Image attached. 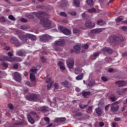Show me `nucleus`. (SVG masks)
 <instances>
[{
  "instance_id": "1",
  "label": "nucleus",
  "mask_w": 127,
  "mask_h": 127,
  "mask_svg": "<svg viewBox=\"0 0 127 127\" xmlns=\"http://www.w3.org/2000/svg\"><path fill=\"white\" fill-rule=\"evenodd\" d=\"M39 14L40 15V24L43 25L44 27H50L51 26V22L48 18V15L44 11L39 12Z\"/></svg>"
},
{
  "instance_id": "2",
  "label": "nucleus",
  "mask_w": 127,
  "mask_h": 127,
  "mask_svg": "<svg viewBox=\"0 0 127 127\" xmlns=\"http://www.w3.org/2000/svg\"><path fill=\"white\" fill-rule=\"evenodd\" d=\"M21 37L22 38L21 40H23V42H26L29 45H31V41H34L36 40V37L30 34H25L24 35L22 36Z\"/></svg>"
},
{
  "instance_id": "3",
  "label": "nucleus",
  "mask_w": 127,
  "mask_h": 127,
  "mask_svg": "<svg viewBox=\"0 0 127 127\" xmlns=\"http://www.w3.org/2000/svg\"><path fill=\"white\" fill-rule=\"evenodd\" d=\"M25 98L30 102H38L40 100V95L38 94L30 93L25 95Z\"/></svg>"
},
{
  "instance_id": "4",
  "label": "nucleus",
  "mask_w": 127,
  "mask_h": 127,
  "mask_svg": "<svg viewBox=\"0 0 127 127\" xmlns=\"http://www.w3.org/2000/svg\"><path fill=\"white\" fill-rule=\"evenodd\" d=\"M3 58L4 60H6V61H8L9 62H13L14 61L16 62H21L22 61V59L17 57L10 58L6 56H4Z\"/></svg>"
},
{
  "instance_id": "5",
  "label": "nucleus",
  "mask_w": 127,
  "mask_h": 127,
  "mask_svg": "<svg viewBox=\"0 0 127 127\" xmlns=\"http://www.w3.org/2000/svg\"><path fill=\"white\" fill-rule=\"evenodd\" d=\"M113 42H116V43H121L122 41L125 40V37L122 35H119V36H113L112 37Z\"/></svg>"
},
{
  "instance_id": "6",
  "label": "nucleus",
  "mask_w": 127,
  "mask_h": 127,
  "mask_svg": "<svg viewBox=\"0 0 127 127\" xmlns=\"http://www.w3.org/2000/svg\"><path fill=\"white\" fill-rule=\"evenodd\" d=\"M59 30L62 33L64 34L65 35H71V30L65 28L63 26H60L59 28Z\"/></svg>"
},
{
  "instance_id": "7",
  "label": "nucleus",
  "mask_w": 127,
  "mask_h": 127,
  "mask_svg": "<svg viewBox=\"0 0 127 127\" xmlns=\"http://www.w3.org/2000/svg\"><path fill=\"white\" fill-rule=\"evenodd\" d=\"M51 39H52V36L47 34H44L40 37L41 41H43L44 42L49 41Z\"/></svg>"
},
{
  "instance_id": "8",
  "label": "nucleus",
  "mask_w": 127,
  "mask_h": 127,
  "mask_svg": "<svg viewBox=\"0 0 127 127\" xmlns=\"http://www.w3.org/2000/svg\"><path fill=\"white\" fill-rule=\"evenodd\" d=\"M66 65L69 69H73L75 65V60L73 59H68L66 60Z\"/></svg>"
},
{
  "instance_id": "9",
  "label": "nucleus",
  "mask_w": 127,
  "mask_h": 127,
  "mask_svg": "<svg viewBox=\"0 0 127 127\" xmlns=\"http://www.w3.org/2000/svg\"><path fill=\"white\" fill-rule=\"evenodd\" d=\"M64 44H65L64 39H59L56 40L54 43L55 46H64Z\"/></svg>"
},
{
  "instance_id": "10",
  "label": "nucleus",
  "mask_w": 127,
  "mask_h": 127,
  "mask_svg": "<svg viewBox=\"0 0 127 127\" xmlns=\"http://www.w3.org/2000/svg\"><path fill=\"white\" fill-rule=\"evenodd\" d=\"M14 79L17 82H20L21 81V74L18 72H15L13 73Z\"/></svg>"
},
{
  "instance_id": "11",
  "label": "nucleus",
  "mask_w": 127,
  "mask_h": 127,
  "mask_svg": "<svg viewBox=\"0 0 127 127\" xmlns=\"http://www.w3.org/2000/svg\"><path fill=\"white\" fill-rule=\"evenodd\" d=\"M95 25V23H92V21L91 20H87L85 23V26L87 27V28H94Z\"/></svg>"
},
{
  "instance_id": "12",
  "label": "nucleus",
  "mask_w": 127,
  "mask_h": 127,
  "mask_svg": "<svg viewBox=\"0 0 127 127\" xmlns=\"http://www.w3.org/2000/svg\"><path fill=\"white\" fill-rule=\"evenodd\" d=\"M10 42H11L13 45L16 47H18L20 45V42L17 40V39L14 37H12L10 39Z\"/></svg>"
},
{
  "instance_id": "13",
  "label": "nucleus",
  "mask_w": 127,
  "mask_h": 127,
  "mask_svg": "<svg viewBox=\"0 0 127 127\" xmlns=\"http://www.w3.org/2000/svg\"><path fill=\"white\" fill-rule=\"evenodd\" d=\"M111 112H118L119 109H120V106L119 105H115V104H111Z\"/></svg>"
},
{
  "instance_id": "14",
  "label": "nucleus",
  "mask_w": 127,
  "mask_h": 127,
  "mask_svg": "<svg viewBox=\"0 0 127 127\" xmlns=\"http://www.w3.org/2000/svg\"><path fill=\"white\" fill-rule=\"evenodd\" d=\"M102 51L104 53H108L109 55L112 54V53H113V50L108 47L102 48Z\"/></svg>"
},
{
  "instance_id": "15",
  "label": "nucleus",
  "mask_w": 127,
  "mask_h": 127,
  "mask_svg": "<svg viewBox=\"0 0 127 127\" xmlns=\"http://www.w3.org/2000/svg\"><path fill=\"white\" fill-rule=\"evenodd\" d=\"M115 84H116L119 88H121V87L126 86V81H125V80H118L115 82Z\"/></svg>"
},
{
  "instance_id": "16",
  "label": "nucleus",
  "mask_w": 127,
  "mask_h": 127,
  "mask_svg": "<svg viewBox=\"0 0 127 127\" xmlns=\"http://www.w3.org/2000/svg\"><path fill=\"white\" fill-rule=\"evenodd\" d=\"M81 95L83 98H89L91 96V92L89 91H86L83 90L81 92Z\"/></svg>"
},
{
  "instance_id": "17",
  "label": "nucleus",
  "mask_w": 127,
  "mask_h": 127,
  "mask_svg": "<svg viewBox=\"0 0 127 127\" xmlns=\"http://www.w3.org/2000/svg\"><path fill=\"white\" fill-rule=\"evenodd\" d=\"M73 49L75 53H79L81 49V45L77 44L73 46Z\"/></svg>"
},
{
  "instance_id": "18",
  "label": "nucleus",
  "mask_w": 127,
  "mask_h": 127,
  "mask_svg": "<svg viewBox=\"0 0 127 127\" xmlns=\"http://www.w3.org/2000/svg\"><path fill=\"white\" fill-rule=\"evenodd\" d=\"M65 121H66V118L64 117L57 118L54 120L55 123L63 122H65Z\"/></svg>"
},
{
  "instance_id": "19",
  "label": "nucleus",
  "mask_w": 127,
  "mask_h": 127,
  "mask_svg": "<svg viewBox=\"0 0 127 127\" xmlns=\"http://www.w3.org/2000/svg\"><path fill=\"white\" fill-rule=\"evenodd\" d=\"M61 85L62 86H64V87H65V88H67V89H69L70 88V83H69V81L65 80L64 82H62L61 83Z\"/></svg>"
},
{
  "instance_id": "20",
  "label": "nucleus",
  "mask_w": 127,
  "mask_h": 127,
  "mask_svg": "<svg viewBox=\"0 0 127 127\" xmlns=\"http://www.w3.org/2000/svg\"><path fill=\"white\" fill-rule=\"evenodd\" d=\"M95 112L96 113L98 117H101V116H102V114H103V111H102V109H101L100 108H96L95 109Z\"/></svg>"
},
{
  "instance_id": "21",
  "label": "nucleus",
  "mask_w": 127,
  "mask_h": 127,
  "mask_svg": "<svg viewBox=\"0 0 127 127\" xmlns=\"http://www.w3.org/2000/svg\"><path fill=\"white\" fill-rule=\"evenodd\" d=\"M82 72H83V68L81 67H76L74 69V73L76 75H78V74H80Z\"/></svg>"
},
{
  "instance_id": "22",
  "label": "nucleus",
  "mask_w": 127,
  "mask_h": 127,
  "mask_svg": "<svg viewBox=\"0 0 127 127\" xmlns=\"http://www.w3.org/2000/svg\"><path fill=\"white\" fill-rule=\"evenodd\" d=\"M103 31V28H96L91 31L92 33H100Z\"/></svg>"
},
{
  "instance_id": "23",
  "label": "nucleus",
  "mask_w": 127,
  "mask_h": 127,
  "mask_svg": "<svg viewBox=\"0 0 127 127\" xmlns=\"http://www.w3.org/2000/svg\"><path fill=\"white\" fill-rule=\"evenodd\" d=\"M27 119L28 121L31 125H34L35 121L32 117H31V116L30 115H27Z\"/></svg>"
},
{
  "instance_id": "24",
  "label": "nucleus",
  "mask_w": 127,
  "mask_h": 127,
  "mask_svg": "<svg viewBox=\"0 0 127 127\" xmlns=\"http://www.w3.org/2000/svg\"><path fill=\"white\" fill-rule=\"evenodd\" d=\"M83 75H84V73H83L79 74L78 75H77L75 77L76 80H82L83 78H84Z\"/></svg>"
},
{
  "instance_id": "25",
  "label": "nucleus",
  "mask_w": 127,
  "mask_h": 127,
  "mask_svg": "<svg viewBox=\"0 0 127 127\" xmlns=\"http://www.w3.org/2000/svg\"><path fill=\"white\" fill-rule=\"evenodd\" d=\"M16 55H17L18 56H24V53L21 50H17L16 52Z\"/></svg>"
},
{
  "instance_id": "26",
  "label": "nucleus",
  "mask_w": 127,
  "mask_h": 127,
  "mask_svg": "<svg viewBox=\"0 0 127 127\" xmlns=\"http://www.w3.org/2000/svg\"><path fill=\"white\" fill-rule=\"evenodd\" d=\"M96 24L97 25H99L100 26H102L105 24V22L103 20L100 19L97 21Z\"/></svg>"
},
{
  "instance_id": "27",
  "label": "nucleus",
  "mask_w": 127,
  "mask_h": 127,
  "mask_svg": "<svg viewBox=\"0 0 127 127\" xmlns=\"http://www.w3.org/2000/svg\"><path fill=\"white\" fill-rule=\"evenodd\" d=\"M94 84H95V81L91 80L88 82V81L86 83V84L87 85L88 87H92L93 86H94Z\"/></svg>"
},
{
  "instance_id": "28",
  "label": "nucleus",
  "mask_w": 127,
  "mask_h": 127,
  "mask_svg": "<svg viewBox=\"0 0 127 127\" xmlns=\"http://www.w3.org/2000/svg\"><path fill=\"white\" fill-rule=\"evenodd\" d=\"M25 16L26 17H27V18H29L30 19H33V18H34V16H33L32 14L28 13L25 14Z\"/></svg>"
},
{
  "instance_id": "29",
  "label": "nucleus",
  "mask_w": 127,
  "mask_h": 127,
  "mask_svg": "<svg viewBox=\"0 0 127 127\" xmlns=\"http://www.w3.org/2000/svg\"><path fill=\"white\" fill-rule=\"evenodd\" d=\"M30 71L31 72H32V73L36 74V72L38 71V69H37L35 67L33 66L32 67V68L30 69Z\"/></svg>"
},
{
  "instance_id": "30",
  "label": "nucleus",
  "mask_w": 127,
  "mask_h": 127,
  "mask_svg": "<svg viewBox=\"0 0 127 127\" xmlns=\"http://www.w3.org/2000/svg\"><path fill=\"white\" fill-rule=\"evenodd\" d=\"M30 78L31 81L32 82L33 81H35V74L34 73H30Z\"/></svg>"
},
{
  "instance_id": "31",
  "label": "nucleus",
  "mask_w": 127,
  "mask_h": 127,
  "mask_svg": "<svg viewBox=\"0 0 127 127\" xmlns=\"http://www.w3.org/2000/svg\"><path fill=\"white\" fill-rule=\"evenodd\" d=\"M82 17L83 19L86 20L88 19V17H89V15L87 14H86V12H84L83 13L81 14Z\"/></svg>"
},
{
  "instance_id": "32",
  "label": "nucleus",
  "mask_w": 127,
  "mask_h": 127,
  "mask_svg": "<svg viewBox=\"0 0 127 127\" xmlns=\"http://www.w3.org/2000/svg\"><path fill=\"white\" fill-rule=\"evenodd\" d=\"M87 3L89 6L94 5V1L93 0H87Z\"/></svg>"
},
{
  "instance_id": "33",
  "label": "nucleus",
  "mask_w": 127,
  "mask_h": 127,
  "mask_svg": "<svg viewBox=\"0 0 127 127\" xmlns=\"http://www.w3.org/2000/svg\"><path fill=\"white\" fill-rule=\"evenodd\" d=\"M73 3L76 6H80V1L79 0H74Z\"/></svg>"
},
{
  "instance_id": "34",
  "label": "nucleus",
  "mask_w": 127,
  "mask_h": 127,
  "mask_svg": "<svg viewBox=\"0 0 127 127\" xmlns=\"http://www.w3.org/2000/svg\"><path fill=\"white\" fill-rule=\"evenodd\" d=\"M41 110H42V112H47V111H48V108L46 106H42L41 108Z\"/></svg>"
},
{
  "instance_id": "35",
  "label": "nucleus",
  "mask_w": 127,
  "mask_h": 127,
  "mask_svg": "<svg viewBox=\"0 0 127 127\" xmlns=\"http://www.w3.org/2000/svg\"><path fill=\"white\" fill-rule=\"evenodd\" d=\"M7 107L9 108V110H11V111H12V110H13L14 109V107H13V105H12V104L11 103H9L8 105H7Z\"/></svg>"
},
{
  "instance_id": "36",
  "label": "nucleus",
  "mask_w": 127,
  "mask_h": 127,
  "mask_svg": "<svg viewBox=\"0 0 127 127\" xmlns=\"http://www.w3.org/2000/svg\"><path fill=\"white\" fill-rule=\"evenodd\" d=\"M8 17L10 20H12L13 21H14V20H15V18L12 15H9Z\"/></svg>"
},
{
  "instance_id": "37",
  "label": "nucleus",
  "mask_w": 127,
  "mask_h": 127,
  "mask_svg": "<svg viewBox=\"0 0 127 127\" xmlns=\"http://www.w3.org/2000/svg\"><path fill=\"white\" fill-rule=\"evenodd\" d=\"M6 21V19L4 16H1L0 17V22H5Z\"/></svg>"
},
{
  "instance_id": "38",
  "label": "nucleus",
  "mask_w": 127,
  "mask_h": 127,
  "mask_svg": "<svg viewBox=\"0 0 127 127\" xmlns=\"http://www.w3.org/2000/svg\"><path fill=\"white\" fill-rule=\"evenodd\" d=\"M1 64L5 68H7L8 67V64L5 62H2Z\"/></svg>"
},
{
  "instance_id": "39",
  "label": "nucleus",
  "mask_w": 127,
  "mask_h": 127,
  "mask_svg": "<svg viewBox=\"0 0 127 127\" xmlns=\"http://www.w3.org/2000/svg\"><path fill=\"white\" fill-rule=\"evenodd\" d=\"M117 93L118 95H120V96H122V95H124V92L123 91V90L122 89L117 91Z\"/></svg>"
},
{
  "instance_id": "40",
  "label": "nucleus",
  "mask_w": 127,
  "mask_h": 127,
  "mask_svg": "<svg viewBox=\"0 0 127 127\" xmlns=\"http://www.w3.org/2000/svg\"><path fill=\"white\" fill-rule=\"evenodd\" d=\"M67 13L68 14H70V15H72V16H76V15H77V13L75 11L67 12Z\"/></svg>"
},
{
  "instance_id": "41",
  "label": "nucleus",
  "mask_w": 127,
  "mask_h": 127,
  "mask_svg": "<svg viewBox=\"0 0 127 127\" xmlns=\"http://www.w3.org/2000/svg\"><path fill=\"white\" fill-rule=\"evenodd\" d=\"M110 106H111V104H108L105 107V112H108L109 111V109H110Z\"/></svg>"
},
{
  "instance_id": "42",
  "label": "nucleus",
  "mask_w": 127,
  "mask_h": 127,
  "mask_svg": "<svg viewBox=\"0 0 127 127\" xmlns=\"http://www.w3.org/2000/svg\"><path fill=\"white\" fill-rule=\"evenodd\" d=\"M92 109H93V106H91L88 107L87 111L88 114H90V113H91V112L92 111Z\"/></svg>"
},
{
  "instance_id": "43",
  "label": "nucleus",
  "mask_w": 127,
  "mask_h": 127,
  "mask_svg": "<svg viewBox=\"0 0 127 127\" xmlns=\"http://www.w3.org/2000/svg\"><path fill=\"white\" fill-rule=\"evenodd\" d=\"M60 15H61V16H64V17H67V16H68V15L64 12H61L60 13Z\"/></svg>"
},
{
  "instance_id": "44",
  "label": "nucleus",
  "mask_w": 127,
  "mask_h": 127,
  "mask_svg": "<svg viewBox=\"0 0 127 127\" xmlns=\"http://www.w3.org/2000/svg\"><path fill=\"white\" fill-rule=\"evenodd\" d=\"M110 100H111V101L112 102H115L116 101V96H111L110 97Z\"/></svg>"
},
{
  "instance_id": "45",
  "label": "nucleus",
  "mask_w": 127,
  "mask_h": 127,
  "mask_svg": "<svg viewBox=\"0 0 127 127\" xmlns=\"http://www.w3.org/2000/svg\"><path fill=\"white\" fill-rule=\"evenodd\" d=\"M80 32V30L79 29L74 28L73 29V33H78Z\"/></svg>"
},
{
  "instance_id": "46",
  "label": "nucleus",
  "mask_w": 127,
  "mask_h": 127,
  "mask_svg": "<svg viewBox=\"0 0 127 127\" xmlns=\"http://www.w3.org/2000/svg\"><path fill=\"white\" fill-rule=\"evenodd\" d=\"M44 120L45 122L47 123V124H49V122L50 121V119L49 117H45Z\"/></svg>"
},
{
  "instance_id": "47",
  "label": "nucleus",
  "mask_w": 127,
  "mask_h": 127,
  "mask_svg": "<svg viewBox=\"0 0 127 127\" xmlns=\"http://www.w3.org/2000/svg\"><path fill=\"white\" fill-rule=\"evenodd\" d=\"M101 79H102V81H103L104 82H108V78H107L105 76H102L101 77Z\"/></svg>"
},
{
  "instance_id": "48",
  "label": "nucleus",
  "mask_w": 127,
  "mask_h": 127,
  "mask_svg": "<svg viewBox=\"0 0 127 127\" xmlns=\"http://www.w3.org/2000/svg\"><path fill=\"white\" fill-rule=\"evenodd\" d=\"M122 29L123 31H125V32H127V26H122Z\"/></svg>"
},
{
  "instance_id": "49",
  "label": "nucleus",
  "mask_w": 127,
  "mask_h": 127,
  "mask_svg": "<svg viewBox=\"0 0 127 127\" xmlns=\"http://www.w3.org/2000/svg\"><path fill=\"white\" fill-rule=\"evenodd\" d=\"M21 22H27V19L24 18H22L20 19Z\"/></svg>"
},
{
  "instance_id": "50",
  "label": "nucleus",
  "mask_w": 127,
  "mask_h": 127,
  "mask_svg": "<svg viewBox=\"0 0 127 127\" xmlns=\"http://www.w3.org/2000/svg\"><path fill=\"white\" fill-rule=\"evenodd\" d=\"M51 80H52V78L51 77L45 78V81L46 83H49L50 81H51Z\"/></svg>"
},
{
  "instance_id": "51",
  "label": "nucleus",
  "mask_w": 127,
  "mask_h": 127,
  "mask_svg": "<svg viewBox=\"0 0 127 127\" xmlns=\"http://www.w3.org/2000/svg\"><path fill=\"white\" fill-rule=\"evenodd\" d=\"M51 87H52V83H49L47 84V89H48V90H50V88H51Z\"/></svg>"
},
{
  "instance_id": "52",
  "label": "nucleus",
  "mask_w": 127,
  "mask_h": 127,
  "mask_svg": "<svg viewBox=\"0 0 127 127\" xmlns=\"http://www.w3.org/2000/svg\"><path fill=\"white\" fill-rule=\"evenodd\" d=\"M4 50H5V51H8L10 49V47L8 46H6L4 48Z\"/></svg>"
},
{
  "instance_id": "53",
  "label": "nucleus",
  "mask_w": 127,
  "mask_h": 127,
  "mask_svg": "<svg viewBox=\"0 0 127 127\" xmlns=\"http://www.w3.org/2000/svg\"><path fill=\"white\" fill-rule=\"evenodd\" d=\"M7 54L10 58H11V57H12V56H13V53L11 52H8Z\"/></svg>"
},
{
  "instance_id": "54",
  "label": "nucleus",
  "mask_w": 127,
  "mask_h": 127,
  "mask_svg": "<svg viewBox=\"0 0 127 127\" xmlns=\"http://www.w3.org/2000/svg\"><path fill=\"white\" fill-rule=\"evenodd\" d=\"M13 68L14 69H18V64H15L13 65Z\"/></svg>"
},
{
  "instance_id": "55",
  "label": "nucleus",
  "mask_w": 127,
  "mask_h": 127,
  "mask_svg": "<svg viewBox=\"0 0 127 127\" xmlns=\"http://www.w3.org/2000/svg\"><path fill=\"white\" fill-rule=\"evenodd\" d=\"M88 11L89 12H95V11H96V9L94 8H91V9H89L88 10Z\"/></svg>"
},
{
  "instance_id": "56",
  "label": "nucleus",
  "mask_w": 127,
  "mask_h": 127,
  "mask_svg": "<svg viewBox=\"0 0 127 127\" xmlns=\"http://www.w3.org/2000/svg\"><path fill=\"white\" fill-rule=\"evenodd\" d=\"M122 20L123 18L121 17H117V18L116 19V21H117V22H121V21H122Z\"/></svg>"
},
{
  "instance_id": "57",
  "label": "nucleus",
  "mask_w": 127,
  "mask_h": 127,
  "mask_svg": "<svg viewBox=\"0 0 127 127\" xmlns=\"http://www.w3.org/2000/svg\"><path fill=\"white\" fill-rule=\"evenodd\" d=\"M58 64L60 67H61V66H63L64 65V63L61 61L58 63Z\"/></svg>"
},
{
  "instance_id": "58",
  "label": "nucleus",
  "mask_w": 127,
  "mask_h": 127,
  "mask_svg": "<svg viewBox=\"0 0 127 127\" xmlns=\"http://www.w3.org/2000/svg\"><path fill=\"white\" fill-rule=\"evenodd\" d=\"M24 94L25 95V94H27L28 93V88H25L23 90Z\"/></svg>"
},
{
  "instance_id": "59",
  "label": "nucleus",
  "mask_w": 127,
  "mask_h": 127,
  "mask_svg": "<svg viewBox=\"0 0 127 127\" xmlns=\"http://www.w3.org/2000/svg\"><path fill=\"white\" fill-rule=\"evenodd\" d=\"M99 55H100V52H97L94 54L93 56H94V57H98V56H99Z\"/></svg>"
},
{
  "instance_id": "60",
  "label": "nucleus",
  "mask_w": 127,
  "mask_h": 127,
  "mask_svg": "<svg viewBox=\"0 0 127 127\" xmlns=\"http://www.w3.org/2000/svg\"><path fill=\"white\" fill-rule=\"evenodd\" d=\"M75 115L77 117H81V116H82V113L81 112H77Z\"/></svg>"
},
{
  "instance_id": "61",
  "label": "nucleus",
  "mask_w": 127,
  "mask_h": 127,
  "mask_svg": "<svg viewBox=\"0 0 127 127\" xmlns=\"http://www.w3.org/2000/svg\"><path fill=\"white\" fill-rule=\"evenodd\" d=\"M41 60H42L43 63H45V62H46V59L44 57H42Z\"/></svg>"
},
{
  "instance_id": "62",
  "label": "nucleus",
  "mask_w": 127,
  "mask_h": 127,
  "mask_svg": "<svg viewBox=\"0 0 127 127\" xmlns=\"http://www.w3.org/2000/svg\"><path fill=\"white\" fill-rule=\"evenodd\" d=\"M99 126L101 127H104V126H105V123H104V122H100Z\"/></svg>"
},
{
  "instance_id": "63",
  "label": "nucleus",
  "mask_w": 127,
  "mask_h": 127,
  "mask_svg": "<svg viewBox=\"0 0 127 127\" xmlns=\"http://www.w3.org/2000/svg\"><path fill=\"white\" fill-rule=\"evenodd\" d=\"M113 71H114V69L113 68L110 67L109 68H108V72H109L110 73H112Z\"/></svg>"
},
{
  "instance_id": "64",
  "label": "nucleus",
  "mask_w": 127,
  "mask_h": 127,
  "mask_svg": "<svg viewBox=\"0 0 127 127\" xmlns=\"http://www.w3.org/2000/svg\"><path fill=\"white\" fill-rule=\"evenodd\" d=\"M54 86L55 89H58L59 88V85H58V84L55 83L54 84Z\"/></svg>"
}]
</instances>
